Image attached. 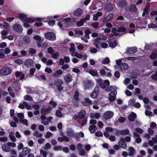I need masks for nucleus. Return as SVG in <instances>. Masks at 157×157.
<instances>
[{
  "mask_svg": "<svg viewBox=\"0 0 157 157\" xmlns=\"http://www.w3.org/2000/svg\"><path fill=\"white\" fill-rule=\"evenodd\" d=\"M44 36L46 39L51 41L55 40L56 38L55 34L52 32H47L44 33Z\"/></svg>",
  "mask_w": 157,
  "mask_h": 157,
  "instance_id": "4",
  "label": "nucleus"
},
{
  "mask_svg": "<svg viewBox=\"0 0 157 157\" xmlns=\"http://www.w3.org/2000/svg\"><path fill=\"white\" fill-rule=\"evenodd\" d=\"M100 74L102 75H105L110 77L111 75V71L109 69H108L105 67L104 69H101L99 71Z\"/></svg>",
  "mask_w": 157,
  "mask_h": 157,
  "instance_id": "3",
  "label": "nucleus"
},
{
  "mask_svg": "<svg viewBox=\"0 0 157 157\" xmlns=\"http://www.w3.org/2000/svg\"><path fill=\"white\" fill-rule=\"evenodd\" d=\"M4 52L3 49H0V59H3L5 56Z\"/></svg>",
  "mask_w": 157,
  "mask_h": 157,
  "instance_id": "55",
  "label": "nucleus"
},
{
  "mask_svg": "<svg viewBox=\"0 0 157 157\" xmlns=\"http://www.w3.org/2000/svg\"><path fill=\"white\" fill-rule=\"evenodd\" d=\"M14 133L13 132H11L9 134V136L10 140L13 142H15L16 138L14 136Z\"/></svg>",
  "mask_w": 157,
  "mask_h": 157,
  "instance_id": "36",
  "label": "nucleus"
},
{
  "mask_svg": "<svg viewBox=\"0 0 157 157\" xmlns=\"http://www.w3.org/2000/svg\"><path fill=\"white\" fill-rule=\"evenodd\" d=\"M70 18H67L64 19L58 23V25L61 28L66 27L68 26L70 24Z\"/></svg>",
  "mask_w": 157,
  "mask_h": 157,
  "instance_id": "1",
  "label": "nucleus"
},
{
  "mask_svg": "<svg viewBox=\"0 0 157 157\" xmlns=\"http://www.w3.org/2000/svg\"><path fill=\"white\" fill-rule=\"evenodd\" d=\"M3 25L4 28L8 30L10 28L9 25L7 22H3Z\"/></svg>",
  "mask_w": 157,
  "mask_h": 157,
  "instance_id": "59",
  "label": "nucleus"
},
{
  "mask_svg": "<svg viewBox=\"0 0 157 157\" xmlns=\"http://www.w3.org/2000/svg\"><path fill=\"white\" fill-rule=\"evenodd\" d=\"M109 82L108 80H106L103 82H100L99 84L100 86L102 89H105L106 86L109 85Z\"/></svg>",
  "mask_w": 157,
  "mask_h": 157,
  "instance_id": "16",
  "label": "nucleus"
},
{
  "mask_svg": "<svg viewBox=\"0 0 157 157\" xmlns=\"http://www.w3.org/2000/svg\"><path fill=\"white\" fill-rule=\"evenodd\" d=\"M44 149L42 148L40 150V154L43 155V157H46L48 151L44 150Z\"/></svg>",
  "mask_w": 157,
  "mask_h": 157,
  "instance_id": "43",
  "label": "nucleus"
},
{
  "mask_svg": "<svg viewBox=\"0 0 157 157\" xmlns=\"http://www.w3.org/2000/svg\"><path fill=\"white\" fill-rule=\"evenodd\" d=\"M71 55L73 57H76L79 59H82V55L81 54L74 52V51L71 52Z\"/></svg>",
  "mask_w": 157,
  "mask_h": 157,
  "instance_id": "26",
  "label": "nucleus"
},
{
  "mask_svg": "<svg viewBox=\"0 0 157 157\" xmlns=\"http://www.w3.org/2000/svg\"><path fill=\"white\" fill-rule=\"evenodd\" d=\"M93 43L94 44L97 48H101V43L99 41H98L97 39H95Z\"/></svg>",
  "mask_w": 157,
  "mask_h": 157,
  "instance_id": "37",
  "label": "nucleus"
},
{
  "mask_svg": "<svg viewBox=\"0 0 157 157\" xmlns=\"http://www.w3.org/2000/svg\"><path fill=\"white\" fill-rule=\"evenodd\" d=\"M117 88L116 87H113L112 86H110L107 88L105 90L107 92L111 91L112 92H117L116 91Z\"/></svg>",
  "mask_w": 157,
  "mask_h": 157,
  "instance_id": "38",
  "label": "nucleus"
},
{
  "mask_svg": "<svg viewBox=\"0 0 157 157\" xmlns=\"http://www.w3.org/2000/svg\"><path fill=\"white\" fill-rule=\"evenodd\" d=\"M24 99L25 100L32 101L33 100L32 98L28 95H26L24 97Z\"/></svg>",
  "mask_w": 157,
  "mask_h": 157,
  "instance_id": "50",
  "label": "nucleus"
},
{
  "mask_svg": "<svg viewBox=\"0 0 157 157\" xmlns=\"http://www.w3.org/2000/svg\"><path fill=\"white\" fill-rule=\"evenodd\" d=\"M59 55V53L58 52H56L52 55V57L54 59H57Z\"/></svg>",
  "mask_w": 157,
  "mask_h": 157,
  "instance_id": "62",
  "label": "nucleus"
},
{
  "mask_svg": "<svg viewBox=\"0 0 157 157\" xmlns=\"http://www.w3.org/2000/svg\"><path fill=\"white\" fill-rule=\"evenodd\" d=\"M64 79L66 82L69 83L73 80L71 74L67 73L64 76Z\"/></svg>",
  "mask_w": 157,
  "mask_h": 157,
  "instance_id": "15",
  "label": "nucleus"
},
{
  "mask_svg": "<svg viewBox=\"0 0 157 157\" xmlns=\"http://www.w3.org/2000/svg\"><path fill=\"white\" fill-rule=\"evenodd\" d=\"M109 59L108 57L104 58L102 61V63L104 64H107L110 63Z\"/></svg>",
  "mask_w": 157,
  "mask_h": 157,
  "instance_id": "44",
  "label": "nucleus"
},
{
  "mask_svg": "<svg viewBox=\"0 0 157 157\" xmlns=\"http://www.w3.org/2000/svg\"><path fill=\"white\" fill-rule=\"evenodd\" d=\"M31 151V150L28 147H25L22 151V153L23 155H26Z\"/></svg>",
  "mask_w": 157,
  "mask_h": 157,
  "instance_id": "31",
  "label": "nucleus"
},
{
  "mask_svg": "<svg viewBox=\"0 0 157 157\" xmlns=\"http://www.w3.org/2000/svg\"><path fill=\"white\" fill-rule=\"evenodd\" d=\"M27 105V102H24L22 103H20L18 106L19 108L21 109H23L25 108V106Z\"/></svg>",
  "mask_w": 157,
  "mask_h": 157,
  "instance_id": "51",
  "label": "nucleus"
},
{
  "mask_svg": "<svg viewBox=\"0 0 157 157\" xmlns=\"http://www.w3.org/2000/svg\"><path fill=\"white\" fill-rule=\"evenodd\" d=\"M51 147L50 144L49 143H47L46 144L45 146L43 147L42 148L43 149L45 150H47L49 149Z\"/></svg>",
  "mask_w": 157,
  "mask_h": 157,
  "instance_id": "54",
  "label": "nucleus"
},
{
  "mask_svg": "<svg viewBox=\"0 0 157 157\" xmlns=\"http://www.w3.org/2000/svg\"><path fill=\"white\" fill-rule=\"evenodd\" d=\"M34 136L37 138L40 137L42 136L43 134L42 133H40L37 131L35 132L33 134Z\"/></svg>",
  "mask_w": 157,
  "mask_h": 157,
  "instance_id": "45",
  "label": "nucleus"
},
{
  "mask_svg": "<svg viewBox=\"0 0 157 157\" xmlns=\"http://www.w3.org/2000/svg\"><path fill=\"white\" fill-rule=\"evenodd\" d=\"M52 135V134L51 132H48L45 134V137L48 138L50 137Z\"/></svg>",
  "mask_w": 157,
  "mask_h": 157,
  "instance_id": "60",
  "label": "nucleus"
},
{
  "mask_svg": "<svg viewBox=\"0 0 157 157\" xmlns=\"http://www.w3.org/2000/svg\"><path fill=\"white\" fill-rule=\"evenodd\" d=\"M117 45V42L116 41L110 42L109 43V46L110 47L112 48L115 47Z\"/></svg>",
  "mask_w": 157,
  "mask_h": 157,
  "instance_id": "46",
  "label": "nucleus"
},
{
  "mask_svg": "<svg viewBox=\"0 0 157 157\" xmlns=\"http://www.w3.org/2000/svg\"><path fill=\"white\" fill-rule=\"evenodd\" d=\"M81 103L83 105L85 106L88 105L92 104V101H91L88 98H86L84 101H82Z\"/></svg>",
  "mask_w": 157,
  "mask_h": 157,
  "instance_id": "25",
  "label": "nucleus"
},
{
  "mask_svg": "<svg viewBox=\"0 0 157 157\" xmlns=\"http://www.w3.org/2000/svg\"><path fill=\"white\" fill-rule=\"evenodd\" d=\"M2 148L4 151L9 152L11 151L10 147L9 146L8 144H4L2 145Z\"/></svg>",
  "mask_w": 157,
  "mask_h": 157,
  "instance_id": "23",
  "label": "nucleus"
},
{
  "mask_svg": "<svg viewBox=\"0 0 157 157\" xmlns=\"http://www.w3.org/2000/svg\"><path fill=\"white\" fill-rule=\"evenodd\" d=\"M11 72V69L8 67H4L0 70V76H5L10 75Z\"/></svg>",
  "mask_w": 157,
  "mask_h": 157,
  "instance_id": "2",
  "label": "nucleus"
},
{
  "mask_svg": "<svg viewBox=\"0 0 157 157\" xmlns=\"http://www.w3.org/2000/svg\"><path fill=\"white\" fill-rule=\"evenodd\" d=\"M56 116L59 117H63V114L59 110H57L56 112Z\"/></svg>",
  "mask_w": 157,
  "mask_h": 157,
  "instance_id": "56",
  "label": "nucleus"
},
{
  "mask_svg": "<svg viewBox=\"0 0 157 157\" xmlns=\"http://www.w3.org/2000/svg\"><path fill=\"white\" fill-rule=\"evenodd\" d=\"M136 117V113L132 112L131 114L129 115L128 119L131 121H133Z\"/></svg>",
  "mask_w": 157,
  "mask_h": 157,
  "instance_id": "29",
  "label": "nucleus"
},
{
  "mask_svg": "<svg viewBox=\"0 0 157 157\" xmlns=\"http://www.w3.org/2000/svg\"><path fill=\"white\" fill-rule=\"evenodd\" d=\"M29 52L31 54H34L36 52L35 49L33 48H29Z\"/></svg>",
  "mask_w": 157,
  "mask_h": 157,
  "instance_id": "58",
  "label": "nucleus"
},
{
  "mask_svg": "<svg viewBox=\"0 0 157 157\" xmlns=\"http://www.w3.org/2000/svg\"><path fill=\"white\" fill-rule=\"evenodd\" d=\"M102 15V13L101 12H98L96 14L93 15V19L94 21L98 20L99 17L101 16Z\"/></svg>",
  "mask_w": 157,
  "mask_h": 157,
  "instance_id": "30",
  "label": "nucleus"
},
{
  "mask_svg": "<svg viewBox=\"0 0 157 157\" xmlns=\"http://www.w3.org/2000/svg\"><path fill=\"white\" fill-rule=\"evenodd\" d=\"M114 13H109L106 17L103 19L102 22L104 23H106L110 21L112 19Z\"/></svg>",
  "mask_w": 157,
  "mask_h": 157,
  "instance_id": "13",
  "label": "nucleus"
},
{
  "mask_svg": "<svg viewBox=\"0 0 157 157\" xmlns=\"http://www.w3.org/2000/svg\"><path fill=\"white\" fill-rule=\"evenodd\" d=\"M129 10L133 12H136L137 11V8L135 5L134 4H132L130 6Z\"/></svg>",
  "mask_w": 157,
  "mask_h": 157,
  "instance_id": "40",
  "label": "nucleus"
},
{
  "mask_svg": "<svg viewBox=\"0 0 157 157\" xmlns=\"http://www.w3.org/2000/svg\"><path fill=\"white\" fill-rule=\"evenodd\" d=\"M25 65L27 67L33 66L34 62L32 59H27L24 62Z\"/></svg>",
  "mask_w": 157,
  "mask_h": 157,
  "instance_id": "17",
  "label": "nucleus"
},
{
  "mask_svg": "<svg viewBox=\"0 0 157 157\" xmlns=\"http://www.w3.org/2000/svg\"><path fill=\"white\" fill-rule=\"evenodd\" d=\"M133 134L134 137L136 138L135 141L137 143H140L142 141V139L140 138L139 135L136 132H133Z\"/></svg>",
  "mask_w": 157,
  "mask_h": 157,
  "instance_id": "22",
  "label": "nucleus"
},
{
  "mask_svg": "<svg viewBox=\"0 0 157 157\" xmlns=\"http://www.w3.org/2000/svg\"><path fill=\"white\" fill-rule=\"evenodd\" d=\"M97 127L94 125H91L89 128V130L91 133H93L97 130Z\"/></svg>",
  "mask_w": 157,
  "mask_h": 157,
  "instance_id": "33",
  "label": "nucleus"
},
{
  "mask_svg": "<svg viewBox=\"0 0 157 157\" xmlns=\"http://www.w3.org/2000/svg\"><path fill=\"white\" fill-rule=\"evenodd\" d=\"M117 94V92H112L109 94V100L112 101H114L116 98V96Z\"/></svg>",
  "mask_w": 157,
  "mask_h": 157,
  "instance_id": "18",
  "label": "nucleus"
},
{
  "mask_svg": "<svg viewBox=\"0 0 157 157\" xmlns=\"http://www.w3.org/2000/svg\"><path fill=\"white\" fill-rule=\"evenodd\" d=\"M86 112L84 110H82L80 112L78 113V115L80 119L82 118L85 116Z\"/></svg>",
  "mask_w": 157,
  "mask_h": 157,
  "instance_id": "42",
  "label": "nucleus"
},
{
  "mask_svg": "<svg viewBox=\"0 0 157 157\" xmlns=\"http://www.w3.org/2000/svg\"><path fill=\"white\" fill-rule=\"evenodd\" d=\"M83 13V10L80 8H78L75 10L73 13V15L75 17L80 16Z\"/></svg>",
  "mask_w": 157,
  "mask_h": 157,
  "instance_id": "19",
  "label": "nucleus"
},
{
  "mask_svg": "<svg viewBox=\"0 0 157 157\" xmlns=\"http://www.w3.org/2000/svg\"><path fill=\"white\" fill-rule=\"evenodd\" d=\"M114 115L113 113L111 111H107L105 113L103 114V118L105 120H107L111 118Z\"/></svg>",
  "mask_w": 157,
  "mask_h": 157,
  "instance_id": "8",
  "label": "nucleus"
},
{
  "mask_svg": "<svg viewBox=\"0 0 157 157\" xmlns=\"http://www.w3.org/2000/svg\"><path fill=\"white\" fill-rule=\"evenodd\" d=\"M15 75L18 79L22 80L25 77V75L21 72L17 71L15 72Z\"/></svg>",
  "mask_w": 157,
  "mask_h": 157,
  "instance_id": "24",
  "label": "nucleus"
},
{
  "mask_svg": "<svg viewBox=\"0 0 157 157\" xmlns=\"http://www.w3.org/2000/svg\"><path fill=\"white\" fill-rule=\"evenodd\" d=\"M157 57V51H155L151 55L150 57L152 59H154Z\"/></svg>",
  "mask_w": 157,
  "mask_h": 157,
  "instance_id": "48",
  "label": "nucleus"
},
{
  "mask_svg": "<svg viewBox=\"0 0 157 157\" xmlns=\"http://www.w3.org/2000/svg\"><path fill=\"white\" fill-rule=\"evenodd\" d=\"M116 132L117 134L118 135H127L129 133V131L128 129H126L121 130H117L116 131Z\"/></svg>",
  "mask_w": 157,
  "mask_h": 157,
  "instance_id": "20",
  "label": "nucleus"
},
{
  "mask_svg": "<svg viewBox=\"0 0 157 157\" xmlns=\"http://www.w3.org/2000/svg\"><path fill=\"white\" fill-rule=\"evenodd\" d=\"M124 141V137H121L120 139L118 144L121 147L125 149L127 147V145Z\"/></svg>",
  "mask_w": 157,
  "mask_h": 157,
  "instance_id": "11",
  "label": "nucleus"
},
{
  "mask_svg": "<svg viewBox=\"0 0 157 157\" xmlns=\"http://www.w3.org/2000/svg\"><path fill=\"white\" fill-rule=\"evenodd\" d=\"M135 130L136 132H137L140 134L144 132V131L142 130V129L139 128H135Z\"/></svg>",
  "mask_w": 157,
  "mask_h": 157,
  "instance_id": "63",
  "label": "nucleus"
},
{
  "mask_svg": "<svg viewBox=\"0 0 157 157\" xmlns=\"http://www.w3.org/2000/svg\"><path fill=\"white\" fill-rule=\"evenodd\" d=\"M105 8L108 12H110L113 11V6L112 4L109 3L106 4Z\"/></svg>",
  "mask_w": 157,
  "mask_h": 157,
  "instance_id": "21",
  "label": "nucleus"
},
{
  "mask_svg": "<svg viewBox=\"0 0 157 157\" xmlns=\"http://www.w3.org/2000/svg\"><path fill=\"white\" fill-rule=\"evenodd\" d=\"M151 78L153 80H157V70L156 71L155 73L152 75L151 76Z\"/></svg>",
  "mask_w": 157,
  "mask_h": 157,
  "instance_id": "57",
  "label": "nucleus"
},
{
  "mask_svg": "<svg viewBox=\"0 0 157 157\" xmlns=\"http://www.w3.org/2000/svg\"><path fill=\"white\" fill-rule=\"evenodd\" d=\"M90 117L92 119L95 118L96 119H99L100 117V115L99 113H90Z\"/></svg>",
  "mask_w": 157,
  "mask_h": 157,
  "instance_id": "32",
  "label": "nucleus"
},
{
  "mask_svg": "<svg viewBox=\"0 0 157 157\" xmlns=\"http://www.w3.org/2000/svg\"><path fill=\"white\" fill-rule=\"evenodd\" d=\"M37 78L38 79H42L44 81H46L47 79V78L45 76V75H38L37 77Z\"/></svg>",
  "mask_w": 157,
  "mask_h": 157,
  "instance_id": "49",
  "label": "nucleus"
},
{
  "mask_svg": "<svg viewBox=\"0 0 157 157\" xmlns=\"http://www.w3.org/2000/svg\"><path fill=\"white\" fill-rule=\"evenodd\" d=\"M54 150L55 151H59L62 150V147L60 146H57L54 147Z\"/></svg>",
  "mask_w": 157,
  "mask_h": 157,
  "instance_id": "64",
  "label": "nucleus"
},
{
  "mask_svg": "<svg viewBox=\"0 0 157 157\" xmlns=\"http://www.w3.org/2000/svg\"><path fill=\"white\" fill-rule=\"evenodd\" d=\"M99 88L98 86H96L91 94V97L94 99L96 98L99 92Z\"/></svg>",
  "mask_w": 157,
  "mask_h": 157,
  "instance_id": "9",
  "label": "nucleus"
},
{
  "mask_svg": "<svg viewBox=\"0 0 157 157\" xmlns=\"http://www.w3.org/2000/svg\"><path fill=\"white\" fill-rule=\"evenodd\" d=\"M85 22L84 19H82L80 21L77 22V24L78 26H80L83 25L84 23Z\"/></svg>",
  "mask_w": 157,
  "mask_h": 157,
  "instance_id": "47",
  "label": "nucleus"
},
{
  "mask_svg": "<svg viewBox=\"0 0 157 157\" xmlns=\"http://www.w3.org/2000/svg\"><path fill=\"white\" fill-rule=\"evenodd\" d=\"M94 85V83L91 81H87L84 82L83 85L85 89H87L92 87Z\"/></svg>",
  "mask_w": 157,
  "mask_h": 157,
  "instance_id": "14",
  "label": "nucleus"
},
{
  "mask_svg": "<svg viewBox=\"0 0 157 157\" xmlns=\"http://www.w3.org/2000/svg\"><path fill=\"white\" fill-rule=\"evenodd\" d=\"M13 29L15 31L18 32H21L23 30L22 26L19 24L16 23L13 26Z\"/></svg>",
  "mask_w": 157,
  "mask_h": 157,
  "instance_id": "10",
  "label": "nucleus"
},
{
  "mask_svg": "<svg viewBox=\"0 0 157 157\" xmlns=\"http://www.w3.org/2000/svg\"><path fill=\"white\" fill-rule=\"evenodd\" d=\"M33 38L36 41H37L38 43H40L42 42L44 40L43 37H41L37 35L34 36Z\"/></svg>",
  "mask_w": 157,
  "mask_h": 157,
  "instance_id": "28",
  "label": "nucleus"
},
{
  "mask_svg": "<svg viewBox=\"0 0 157 157\" xmlns=\"http://www.w3.org/2000/svg\"><path fill=\"white\" fill-rule=\"evenodd\" d=\"M120 68L122 70H126L129 68V66L127 63H123L120 66Z\"/></svg>",
  "mask_w": 157,
  "mask_h": 157,
  "instance_id": "39",
  "label": "nucleus"
},
{
  "mask_svg": "<svg viewBox=\"0 0 157 157\" xmlns=\"http://www.w3.org/2000/svg\"><path fill=\"white\" fill-rule=\"evenodd\" d=\"M14 62L15 63L18 64H21L23 63V60L20 59H16L14 60Z\"/></svg>",
  "mask_w": 157,
  "mask_h": 157,
  "instance_id": "53",
  "label": "nucleus"
},
{
  "mask_svg": "<svg viewBox=\"0 0 157 157\" xmlns=\"http://www.w3.org/2000/svg\"><path fill=\"white\" fill-rule=\"evenodd\" d=\"M137 52V48L136 47H128L126 48V53L127 54H133Z\"/></svg>",
  "mask_w": 157,
  "mask_h": 157,
  "instance_id": "12",
  "label": "nucleus"
},
{
  "mask_svg": "<svg viewBox=\"0 0 157 157\" xmlns=\"http://www.w3.org/2000/svg\"><path fill=\"white\" fill-rule=\"evenodd\" d=\"M19 122L20 123H22L23 124L26 126H28V121L26 119H23L20 121Z\"/></svg>",
  "mask_w": 157,
  "mask_h": 157,
  "instance_id": "52",
  "label": "nucleus"
},
{
  "mask_svg": "<svg viewBox=\"0 0 157 157\" xmlns=\"http://www.w3.org/2000/svg\"><path fill=\"white\" fill-rule=\"evenodd\" d=\"M126 31V29L123 27H121L118 28L117 29L115 28H113L112 29V32H114V35L118 36L119 32H123Z\"/></svg>",
  "mask_w": 157,
  "mask_h": 157,
  "instance_id": "6",
  "label": "nucleus"
},
{
  "mask_svg": "<svg viewBox=\"0 0 157 157\" xmlns=\"http://www.w3.org/2000/svg\"><path fill=\"white\" fill-rule=\"evenodd\" d=\"M51 109L49 107L42 108L41 109V112L43 114H46L48 113Z\"/></svg>",
  "mask_w": 157,
  "mask_h": 157,
  "instance_id": "27",
  "label": "nucleus"
},
{
  "mask_svg": "<svg viewBox=\"0 0 157 157\" xmlns=\"http://www.w3.org/2000/svg\"><path fill=\"white\" fill-rule=\"evenodd\" d=\"M86 71L93 76H95L97 75V72L94 71V70L93 69H90L89 68H87L86 69Z\"/></svg>",
  "mask_w": 157,
  "mask_h": 157,
  "instance_id": "34",
  "label": "nucleus"
},
{
  "mask_svg": "<svg viewBox=\"0 0 157 157\" xmlns=\"http://www.w3.org/2000/svg\"><path fill=\"white\" fill-rule=\"evenodd\" d=\"M19 18H20L21 20L22 21L31 23L33 22L34 21V20L33 19L27 17V16L23 14H19Z\"/></svg>",
  "mask_w": 157,
  "mask_h": 157,
  "instance_id": "5",
  "label": "nucleus"
},
{
  "mask_svg": "<svg viewBox=\"0 0 157 157\" xmlns=\"http://www.w3.org/2000/svg\"><path fill=\"white\" fill-rule=\"evenodd\" d=\"M24 41L25 44H28L30 42V38L29 37H25L24 38Z\"/></svg>",
  "mask_w": 157,
  "mask_h": 157,
  "instance_id": "61",
  "label": "nucleus"
},
{
  "mask_svg": "<svg viewBox=\"0 0 157 157\" xmlns=\"http://www.w3.org/2000/svg\"><path fill=\"white\" fill-rule=\"evenodd\" d=\"M128 155L129 156H132L135 152V150L133 147H129L128 148Z\"/></svg>",
  "mask_w": 157,
  "mask_h": 157,
  "instance_id": "35",
  "label": "nucleus"
},
{
  "mask_svg": "<svg viewBox=\"0 0 157 157\" xmlns=\"http://www.w3.org/2000/svg\"><path fill=\"white\" fill-rule=\"evenodd\" d=\"M63 83V82L61 79H59L54 82L55 85L57 87L59 91H61L63 89V87L61 86Z\"/></svg>",
  "mask_w": 157,
  "mask_h": 157,
  "instance_id": "7",
  "label": "nucleus"
},
{
  "mask_svg": "<svg viewBox=\"0 0 157 157\" xmlns=\"http://www.w3.org/2000/svg\"><path fill=\"white\" fill-rule=\"evenodd\" d=\"M2 35V38L3 39L6 38V35L8 34V32L6 30H3L1 32Z\"/></svg>",
  "mask_w": 157,
  "mask_h": 157,
  "instance_id": "41",
  "label": "nucleus"
}]
</instances>
